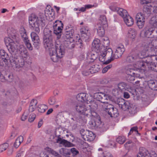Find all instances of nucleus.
<instances>
[{
  "instance_id": "10",
  "label": "nucleus",
  "mask_w": 157,
  "mask_h": 157,
  "mask_svg": "<svg viewBox=\"0 0 157 157\" xmlns=\"http://www.w3.org/2000/svg\"><path fill=\"white\" fill-rule=\"evenodd\" d=\"M62 132V129L60 128H58L56 129L55 132V136L58 138L56 142L60 144H62L65 147H71L72 146V144L61 138L60 134Z\"/></svg>"
},
{
  "instance_id": "15",
  "label": "nucleus",
  "mask_w": 157,
  "mask_h": 157,
  "mask_svg": "<svg viewBox=\"0 0 157 157\" xmlns=\"http://www.w3.org/2000/svg\"><path fill=\"white\" fill-rule=\"evenodd\" d=\"M136 20L137 26L140 29H142L145 24V18L142 13H138L136 17Z\"/></svg>"
},
{
  "instance_id": "3",
  "label": "nucleus",
  "mask_w": 157,
  "mask_h": 157,
  "mask_svg": "<svg viewBox=\"0 0 157 157\" xmlns=\"http://www.w3.org/2000/svg\"><path fill=\"white\" fill-rule=\"evenodd\" d=\"M74 31V30L72 27L71 25L66 26L64 33V38L65 41H64L63 45H62L60 44H59L63 46V47H65L70 49H71L74 48L75 44L72 42L74 41L73 39Z\"/></svg>"
},
{
  "instance_id": "48",
  "label": "nucleus",
  "mask_w": 157,
  "mask_h": 157,
  "mask_svg": "<svg viewBox=\"0 0 157 157\" xmlns=\"http://www.w3.org/2000/svg\"><path fill=\"white\" fill-rule=\"evenodd\" d=\"M9 145L7 143H4L0 145V153L6 150L8 147Z\"/></svg>"
},
{
  "instance_id": "14",
  "label": "nucleus",
  "mask_w": 157,
  "mask_h": 157,
  "mask_svg": "<svg viewBox=\"0 0 157 157\" xmlns=\"http://www.w3.org/2000/svg\"><path fill=\"white\" fill-rule=\"evenodd\" d=\"M20 34L27 48L29 49V50H32L33 47L30 43L29 42V40L28 39V38L27 36L25 30L24 29L23 30H21L20 31Z\"/></svg>"
},
{
  "instance_id": "63",
  "label": "nucleus",
  "mask_w": 157,
  "mask_h": 157,
  "mask_svg": "<svg viewBox=\"0 0 157 157\" xmlns=\"http://www.w3.org/2000/svg\"><path fill=\"white\" fill-rule=\"evenodd\" d=\"M95 110H92V109L91 113H90V116H92L94 117V118H95L98 117H100L98 115L97 113L94 111Z\"/></svg>"
},
{
  "instance_id": "31",
  "label": "nucleus",
  "mask_w": 157,
  "mask_h": 157,
  "mask_svg": "<svg viewBox=\"0 0 157 157\" xmlns=\"http://www.w3.org/2000/svg\"><path fill=\"white\" fill-rule=\"evenodd\" d=\"M45 14L44 11L43 12H40L38 14V16L37 17L39 21L40 22H42V26L45 25V20L44 19V16H45Z\"/></svg>"
},
{
  "instance_id": "11",
  "label": "nucleus",
  "mask_w": 157,
  "mask_h": 157,
  "mask_svg": "<svg viewBox=\"0 0 157 157\" xmlns=\"http://www.w3.org/2000/svg\"><path fill=\"white\" fill-rule=\"evenodd\" d=\"M125 50V48L123 45L121 44L119 45L114 54L113 55L112 54V59L109 60L107 61L108 63H110L114 59H117L120 57Z\"/></svg>"
},
{
  "instance_id": "41",
  "label": "nucleus",
  "mask_w": 157,
  "mask_h": 157,
  "mask_svg": "<svg viewBox=\"0 0 157 157\" xmlns=\"http://www.w3.org/2000/svg\"><path fill=\"white\" fill-rule=\"evenodd\" d=\"M47 150L49 153H51L55 157H61V156L57 152L49 147H47Z\"/></svg>"
},
{
  "instance_id": "24",
  "label": "nucleus",
  "mask_w": 157,
  "mask_h": 157,
  "mask_svg": "<svg viewBox=\"0 0 157 157\" xmlns=\"http://www.w3.org/2000/svg\"><path fill=\"white\" fill-rule=\"evenodd\" d=\"M100 43V40L98 39H95L92 44V46L94 49L97 50L98 51L101 49H103L102 46H101V44Z\"/></svg>"
},
{
  "instance_id": "45",
  "label": "nucleus",
  "mask_w": 157,
  "mask_h": 157,
  "mask_svg": "<svg viewBox=\"0 0 157 157\" xmlns=\"http://www.w3.org/2000/svg\"><path fill=\"white\" fill-rule=\"evenodd\" d=\"M127 84L124 82H121L118 85V88L121 91L124 90H125Z\"/></svg>"
},
{
  "instance_id": "55",
  "label": "nucleus",
  "mask_w": 157,
  "mask_h": 157,
  "mask_svg": "<svg viewBox=\"0 0 157 157\" xmlns=\"http://www.w3.org/2000/svg\"><path fill=\"white\" fill-rule=\"evenodd\" d=\"M53 10H44L45 14V17H52Z\"/></svg>"
},
{
  "instance_id": "8",
  "label": "nucleus",
  "mask_w": 157,
  "mask_h": 157,
  "mask_svg": "<svg viewBox=\"0 0 157 157\" xmlns=\"http://www.w3.org/2000/svg\"><path fill=\"white\" fill-rule=\"evenodd\" d=\"M90 127L92 129L98 128L100 131L104 132L106 131V129L104 126V123L101 121L100 117L95 118L90 120L89 123Z\"/></svg>"
},
{
  "instance_id": "33",
  "label": "nucleus",
  "mask_w": 157,
  "mask_h": 157,
  "mask_svg": "<svg viewBox=\"0 0 157 157\" xmlns=\"http://www.w3.org/2000/svg\"><path fill=\"white\" fill-rule=\"evenodd\" d=\"M101 68V66L97 64L92 65L90 66V70L92 74L98 72Z\"/></svg>"
},
{
  "instance_id": "62",
  "label": "nucleus",
  "mask_w": 157,
  "mask_h": 157,
  "mask_svg": "<svg viewBox=\"0 0 157 157\" xmlns=\"http://www.w3.org/2000/svg\"><path fill=\"white\" fill-rule=\"evenodd\" d=\"M25 155V151L21 150L17 154L16 157H23Z\"/></svg>"
},
{
  "instance_id": "51",
  "label": "nucleus",
  "mask_w": 157,
  "mask_h": 157,
  "mask_svg": "<svg viewBox=\"0 0 157 157\" xmlns=\"http://www.w3.org/2000/svg\"><path fill=\"white\" fill-rule=\"evenodd\" d=\"M71 155L75 157L76 155L78 154L79 151L75 148H72L71 149Z\"/></svg>"
},
{
  "instance_id": "23",
  "label": "nucleus",
  "mask_w": 157,
  "mask_h": 157,
  "mask_svg": "<svg viewBox=\"0 0 157 157\" xmlns=\"http://www.w3.org/2000/svg\"><path fill=\"white\" fill-rule=\"evenodd\" d=\"M42 22H40L39 21L35 22L34 23H33V24H29L31 25L32 27L33 28L34 30L36 33H39L40 32V29L39 28V26L40 25L41 27H44V26H42Z\"/></svg>"
},
{
  "instance_id": "27",
  "label": "nucleus",
  "mask_w": 157,
  "mask_h": 157,
  "mask_svg": "<svg viewBox=\"0 0 157 157\" xmlns=\"http://www.w3.org/2000/svg\"><path fill=\"white\" fill-rule=\"evenodd\" d=\"M97 33L98 35L100 36H103L105 34V28L107 27H104L99 24H97Z\"/></svg>"
},
{
  "instance_id": "43",
  "label": "nucleus",
  "mask_w": 157,
  "mask_h": 157,
  "mask_svg": "<svg viewBox=\"0 0 157 157\" xmlns=\"http://www.w3.org/2000/svg\"><path fill=\"white\" fill-rule=\"evenodd\" d=\"M90 101H91L90 102H89V103H90L91 104V105H89L90 107V108L91 109H93V110L97 109L98 106L97 102L96 101H92V100H90Z\"/></svg>"
},
{
  "instance_id": "64",
  "label": "nucleus",
  "mask_w": 157,
  "mask_h": 157,
  "mask_svg": "<svg viewBox=\"0 0 157 157\" xmlns=\"http://www.w3.org/2000/svg\"><path fill=\"white\" fill-rule=\"evenodd\" d=\"M103 154L104 157H113L111 153L107 151L104 152Z\"/></svg>"
},
{
  "instance_id": "2",
  "label": "nucleus",
  "mask_w": 157,
  "mask_h": 157,
  "mask_svg": "<svg viewBox=\"0 0 157 157\" xmlns=\"http://www.w3.org/2000/svg\"><path fill=\"white\" fill-rule=\"evenodd\" d=\"M157 41H155L147 44L145 48L138 55V59H143L146 58L151 59L152 61L157 60Z\"/></svg>"
},
{
  "instance_id": "40",
  "label": "nucleus",
  "mask_w": 157,
  "mask_h": 157,
  "mask_svg": "<svg viewBox=\"0 0 157 157\" xmlns=\"http://www.w3.org/2000/svg\"><path fill=\"white\" fill-rule=\"evenodd\" d=\"M47 109V106L44 105H38L37 109L40 113H44Z\"/></svg>"
},
{
  "instance_id": "50",
  "label": "nucleus",
  "mask_w": 157,
  "mask_h": 157,
  "mask_svg": "<svg viewBox=\"0 0 157 157\" xmlns=\"http://www.w3.org/2000/svg\"><path fill=\"white\" fill-rule=\"evenodd\" d=\"M126 75H135V70L133 68H129L127 69L126 71Z\"/></svg>"
},
{
  "instance_id": "35",
  "label": "nucleus",
  "mask_w": 157,
  "mask_h": 157,
  "mask_svg": "<svg viewBox=\"0 0 157 157\" xmlns=\"http://www.w3.org/2000/svg\"><path fill=\"white\" fill-rule=\"evenodd\" d=\"M23 137L21 136H20L16 140L14 144V146L16 148H17L20 145L21 143L23 141Z\"/></svg>"
},
{
  "instance_id": "1",
  "label": "nucleus",
  "mask_w": 157,
  "mask_h": 157,
  "mask_svg": "<svg viewBox=\"0 0 157 157\" xmlns=\"http://www.w3.org/2000/svg\"><path fill=\"white\" fill-rule=\"evenodd\" d=\"M12 39L10 37L5 38V42L7 48L11 54V56L9 59V62L13 68H19L22 67L25 63L21 59H19L17 53L18 51L15 47L17 45L15 42H17L16 36L15 35H11Z\"/></svg>"
},
{
  "instance_id": "30",
  "label": "nucleus",
  "mask_w": 157,
  "mask_h": 157,
  "mask_svg": "<svg viewBox=\"0 0 157 157\" xmlns=\"http://www.w3.org/2000/svg\"><path fill=\"white\" fill-rule=\"evenodd\" d=\"M85 136L87 140L91 141L94 139L95 135L92 132L88 131H86Z\"/></svg>"
},
{
  "instance_id": "28",
  "label": "nucleus",
  "mask_w": 157,
  "mask_h": 157,
  "mask_svg": "<svg viewBox=\"0 0 157 157\" xmlns=\"http://www.w3.org/2000/svg\"><path fill=\"white\" fill-rule=\"evenodd\" d=\"M102 42V48L103 50L108 49L107 48L109 46V40L108 38L107 37H104L101 39Z\"/></svg>"
},
{
  "instance_id": "37",
  "label": "nucleus",
  "mask_w": 157,
  "mask_h": 157,
  "mask_svg": "<svg viewBox=\"0 0 157 157\" xmlns=\"http://www.w3.org/2000/svg\"><path fill=\"white\" fill-rule=\"evenodd\" d=\"M138 59L137 56H135L134 55H130L127 56L126 60L127 62L131 63L134 62L135 61L137 60Z\"/></svg>"
},
{
  "instance_id": "58",
  "label": "nucleus",
  "mask_w": 157,
  "mask_h": 157,
  "mask_svg": "<svg viewBox=\"0 0 157 157\" xmlns=\"http://www.w3.org/2000/svg\"><path fill=\"white\" fill-rule=\"evenodd\" d=\"M82 74L83 75L85 76H87L90 75V74H92L90 72V68L88 70H85L82 71Z\"/></svg>"
},
{
  "instance_id": "4",
  "label": "nucleus",
  "mask_w": 157,
  "mask_h": 157,
  "mask_svg": "<svg viewBox=\"0 0 157 157\" xmlns=\"http://www.w3.org/2000/svg\"><path fill=\"white\" fill-rule=\"evenodd\" d=\"M52 60L54 62L58 61L59 59L62 58L65 54V49L61 44H56L55 47L47 49Z\"/></svg>"
},
{
  "instance_id": "36",
  "label": "nucleus",
  "mask_w": 157,
  "mask_h": 157,
  "mask_svg": "<svg viewBox=\"0 0 157 157\" xmlns=\"http://www.w3.org/2000/svg\"><path fill=\"white\" fill-rule=\"evenodd\" d=\"M63 28L58 27H56V29H54L53 34L54 33L57 35L58 38H59L61 37Z\"/></svg>"
},
{
  "instance_id": "39",
  "label": "nucleus",
  "mask_w": 157,
  "mask_h": 157,
  "mask_svg": "<svg viewBox=\"0 0 157 157\" xmlns=\"http://www.w3.org/2000/svg\"><path fill=\"white\" fill-rule=\"evenodd\" d=\"M136 31L134 29H131L129 30L128 35L131 38L134 39L136 36Z\"/></svg>"
},
{
  "instance_id": "57",
  "label": "nucleus",
  "mask_w": 157,
  "mask_h": 157,
  "mask_svg": "<svg viewBox=\"0 0 157 157\" xmlns=\"http://www.w3.org/2000/svg\"><path fill=\"white\" fill-rule=\"evenodd\" d=\"M79 143L81 147L83 149L86 148V147L88 146V144L82 140H81L79 141Z\"/></svg>"
},
{
  "instance_id": "59",
  "label": "nucleus",
  "mask_w": 157,
  "mask_h": 157,
  "mask_svg": "<svg viewBox=\"0 0 157 157\" xmlns=\"http://www.w3.org/2000/svg\"><path fill=\"white\" fill-rule=\"evenodd\" d=\"M0 55L4 57L8 58V54L4 50L2 49L0 50Z\"/></svg>"
},
{
  "instance_id": "61",
  "label": "nucleus",
  "mask_w": 157,
  "mask_h": 157,
  "mask_svg": "<svg viewBox=\"0 0 157 157\" xmlns=\"http://www.w3.org/2000/svg\"><path fill=\"white\" fill-rule=\"evenodd\" d=\"M151 10H145L143 12V13H142L145 17H149L151 14Z\"/></svg>"
},
{
  "instance_id": "32",
  "label": "nucleus",
  "mask_w": 157,
  "mask_h": 157,
  "mask_svg": "<svg viewBox=\"0 0 157 157\" xmlns=\"http://www.w3.org/2000/svg\"><path fill=\"white\" fill-rule=\"evenodd\" d=\"M102 108L106 112H109V110H111V109L113 108L114 106L111 104H109L108 102L105 103L102 105Z\"/></svg>"
},
{
  "instance_id": "18",
  "label": "nucleus",
  "mask_w": 157,
  "mask_h": 157,
  "mask_svg": "<svg viewBox=\"0 0 157 157\" xmlns=\"http://www.w3.org/2000/svg\"><path fill=\"white\" fill-rule=\"evenodd\" d=\"M77 100L82 102H86L89 103L91 101L89 99L88 94L85 93H81L78 94L76 96Z\"/></svg>"
},
{
  "instance_id": "20",
  "label": "nucleus",
  "mask_w": 157,
  "mask_h": 157,
  "mask_svg": "<svg viewBox=\"0 0 157 157\" xmlns=\"http://www.w3.org/2000/svg\"><path fill=\"white\" fill-rule=\"evenodd\" d=\"M151 59H146V67H147L149 70L157 71V64H155L153 62L150 61Z\"/></svg>"
},
{
  "instance_id": "60",
  "label": "nucleus",
  "mask_w": 157,
  "mask_h": 157,
  "mask_svg": "<svg viewBox=\"0 0 157 157\" xmlns=\"http://www.w3.org/2000/svg\"><path fill=\"white\" fill-rule=\"evenodd\" d=\"M94 6V5H85L84 7H81L79 10H86V9H90L92 7Z\"/></svg>"
},
{
  "instance_id": "42",
  "label": "nucleus",
  "mask_w": 157,
  "mask_h": 157,
  "mask_svg": "<svg viewBox=\"0 0 157 157\" xmlns=\"http://www.w3.org/2000/svg\"><path fill=\"white\" fill-rule=\"evenodd\" d=\"M136 78L135 75H126V80L130 82L134 83V81L135 80Z\"/></svg>"
},
{
  "instance_id": "21",
  "label": "nucleus",
  "mask_w": 157,
  "mask_h": 157,
  "mask_svg": "<svg viewBox=\"0 0 157 157\" xmlns=\"http://www.w3.org/2000/svg\"><path fill=\"white\" fill-rule=\"evenodd\" d=\"M146 60L137 61L134 65V67L138 69L144 70L146 67Z\"/></svg>"
},
{
  "instance_id": "34",
  "label": "nucleus",
  "mask_w": 157,
  "mask_h": 157,
  "mask_svg": "<svg viewBox=\"0 0 157 157\" xmlns=\"http://www.w3.org/2000/svg\"><path fill=\"white\" fill-rule=\"evenodd\" d=\"M39 20L36 15L34 14H32L29 17V24H33L35 22L38 21Z\"/></svg>"
},
{
  "instance_id": "9",
  "label": "nucleus",
  "mask_w": 157,
  "mask_h": 157,
  "mask_svg": "<svg viewBox=\"0 0 157 157\" xmlns=\"http://www.w3.org/2000/svg\"><path fill=\"white\" fill-rule=\"evenodd\" d=\"M114 11H116L120 16L123 18L125 23L128 26H131L133 24V19L128 14L127 10Z\"/></svg>"
},
{
  "instance_id": "6",
  "label": "nucleus",
  "mask_w": 157,
  "mask_h": 157,
  "mask_svg": "<svg viewBox=\"0 0 157 157\" xmlns=\"http://www.w3.org/2000/svg\"><path fill=\"white\" fill-rule=\"evenodd\" d=\"M157 22L155 17L151 18L149 23L147 24L144 29V35L148 38L153 37L152 34L154 32L155 27H157Z\"/></svg>"
},
{
  "instance_id": "12",
  "label": "nucleus",
  "mask_w": 157,
  "mask_h": 157,
  "mask_svg": "<svg viewBox=\"0 0 157 157\" xmlns=\"http://www.w3.org/2000/svg\"><path fill=\"white\" fill-rule=\"evenodd\" d=\"M90 35V33L88 32L85 34H81L80 38L76 41L77 44L79 45L80 48L83 47L84 42L89 41Z\"/></svg>"
},
{
  "instance_id": "25",
  "label": "nucleus",
  "mask_w": 157,
  "mask_h": 157,
  "mask_svg": "<svg viewBox=\"0 0 157 157\" xmlns=\"http://www.w3.org/2000/svg\"><path fill=\"white\" fill-rule=\"evenodd\" d=\"M74 107L78 112L81 114L84 113V111L86 109L85 105L78 103L75 104Z\"/></svg>"
},
{
  "instance_id": "54",
  "label": "nucleus",
  "mask_w": 157,
  "mask_h": 157,
  "mask_svg": "<svg viewBox=\"0 0 157 157\" xmlns=\"http://www.w3.org/2000/svg\"><path fill=\"white\" fill-rule=\"evenodd\" d=\"M56 99L54 96L50 97L49 99L48 102L50 105H53L56 103Z\"/></svg>"
},
{
  "instance_id": "22",
  "label": "nucleus",
  "mask_w": 157,
  "mask_h": 157,
  "mask_svg": "<svg viewBox=\"0 0 157 157\" xmlns=\"http://www.w3.org/2000/svg\"><path fill=\"white\" fill-rule=\"evenodd\" d=\"M126 110L128 109L130 114L133 116L137 112V107L134 104H131L128 105L126 107Z\"/></svg>"
},
{
  "instance_id": "13",
  "label": "nucleus",
  "mask_w": 157,
  "mask_h": 157,
  "mask_svg": "<svg viewBox=\"0 0 157 157\" xmlns=\"http://www.w3.org/2000/svg\"><path fill=\"white\" fill-rule=\"evenodd\" d=\"M137 157H157V154L155 153L151 155L146 148L141 147L140 148L139 152L137 155Z\"/></svg>"
},
{
  "instance_id": "19",
  "label": "nucleus",
  "mask_w": 157,
  "mask_h": 157,
  "mask_svg": "<svg viewBox=\"0 0 157 157\" xmlns=\"http://www.w3.org/2000/svg\"><path fill=\"white\" fill-rule=\"evenodd\" d=\"M116 103L117 104L119 107L123 110H126V107L128 106V105L129 104V102L128 101H125V100L123 98H118L116 102Z\"/></svg>"
},
{
  "instance_id": "5",
  "label": "nucleus",
  "mask_w": 157,
  "mask_h": 157,
  "mask_svg": "<svg viewBox=\"0 0 157 157\" xmlns=\"http://www.w3.org/2000/svg\"><path fill=\"white\" fill-rule=\"evenodd\" d=\"M43 37V43L46 50L55 47L53 42L54 34L52 32L48 29H45L44 30Z\"/></svg>"
},
{
  "instance_id": "38",
  "label": "nucleus",
  "mask_w": 157,
  "mask_h": 157,
  "mask_svg": "<svg viewBox=\"0 0 157 157\" xmlns=\"http://www.w3.org/2000/svg\"><path fill=\"white\" fill-rule=\"evenodd\" d=\"M4 76L5 77L6 82H11L13 81V76L12 74L9 73H5Z\"/></svg>"
},
{
  "instance_id": "56",
  "label": "nucleus",
  "mask_w": 157,
  "mask_h": 157,
  "mask_svg": "<svg viewBox=\"0 0 157 157\" xmlns=\"http://www.w3.org/2000/svg\"><path fill=\"white\" fill-rule=\"evenodd\" d=\"M101 96L102 97L101 98V100L100 101L101 103H102L103 104L107 102H106L105 101L108 100V96L104 94H103V95H102Z\"/></svg>"
},
{
  "instance_id": "47",
  "label": "nucleus",
  "mask_w": 157,
  "mask_h": 157,
  "mask_svg": "<svg viewBox=\"0 0 157 157\" xmlns=\"http://www.w3.org/2000/svg\"><path fill=\"white\" fill-rule=\"evenodd\" d=\"M87 59H90L92 60L93 61L94 60H95L97 58V55H95L94 54L91 53L90 54L89 53H87Z\"/></svg>"
},
{
  "instance_id": "52",
  "label": "nucleus",
  "mask_w": 157,
  "mask_h": 157,
  "mask_svg": "<svg viewBox=\"0 0 157 157\" xmlns=\"http://www.w3.org/2000/svg\"><path fill=\"white\" fill-rule=\"evenodd\" d=\"M91 110L92 109H91L90 108L89 109H87L86 107V109H85L84 111V113H82V114L87 117L88 116L90 117V113Z\"/></svg>"
},
{
  "instance_id": "53",
  "label": "nucleus",
  "mask_w": 157,
  "mask_h": 157,
  "mask_svg": "<svg viewBox=\"0 0 157 157\" xmlns=\"http://www.w3.org/2000/svg\"><path fill=\"white\" fill-rule=\"evenodd\" d=\"M155 82H156V80H150L147 81V85L149 88L151 89Z\"/></svg>"
},
{
  "instance_id": "17",
  "label": "nucleus",
  "mask_w": 157,
  "mask_h": 157,
  "mask_svg": "<svg viewBox=\"0 0 157 157\" xmlns=\"http://www.w3.org/2000/svg\"><path fill=\"white\" fill-rule=\"evenodd\" d=\"M31 36L33 42V44L34 47L38 49L40 44V41L37 33L35 32H32L31 34Z\"/></svg>"
},
{
  "instance_id": "44",
  "label": "nucleus",
  "mask_w": 157,
  "mask_h": 157,
  "mask_svg": "<svg viewBox=\"0 0 157 157\" xmlns=\"http://www.w3.org/2000/svg\"><path fill=\"white\" fill-rule=\"evenodd\" d=\"M126 140V139L124 136H119L116 139V141L120 144H123Z\"/></svg>"
},
{
  "instance_id": "46",
  "label": "nucleus",
  "mask_w": 157,
  "mask_h": 157,
  "mask_svg": "<svg viewBox=\"0 0 157 157\" xmlns=\"http://www.w3.org/2000/svg\"><path fill=\"white\" fill-rule=\"evenodd\" d=\"M103 93H96L94 94V98L95 99H96L97 100H98L100 101L101 100L102 95L103 94Z\"/></svg>"
},
{
  "instance_id": "29",
  "label": "nucleus",
  "mask_w": 157,
  "mask_h": 157,
  "mask_svg": "<svg viewBox=\"0 0 157 157\" xmlns=\"http://www.w3.org/2000/svg\"><path fill=\"white\" fill-rule=\"evenodd\" d=\"M111 110H109V112H107L109 115L111 117H117L118 116L119 113L117 109L113 107L111 109Z\"/></svg>"
},
{
  "instance_id": "26",
  "label": "nucleus",
  "mask_w": 157,
  "mask_h": 157,
  "mask_svg": "<svg viewBox=\"0 0 157 157\" xmlns=\"http://www.w3.org/2000/svg\"><path fill=\"white\" fill-rule=\"evenodd\" d=\"M98 24L104 26V27L108 26L107 21L105 15H102L100 16L98 23Z\"/></svg>"
},
{
  "instance_id": "7",
  "label": "nucleus",
  "mask_w": 157,
  "mask_h": 157,
  "mask_svg": "<svg viewBox=\"0 0 157 157\" xmlns=\"http://www.w3.org/2000/svg\"><path fill=\"white\" fill-rule=\"evenodd\" d=\"M98 51L100 52L99 56V60L102 62L103 64H107L109 63H108L107 61L112 59L113 51L111 48H108L104 50L102 49Z\"/></svg>"
},
{
  "instance_id": "16",
  "label": "nucleus",
  "mask_w": 157,
  "mask_h": 157,
  "mask_svg": "<svg viewBox=\"0 0 157 157\" xmlns=\"http://www.w3.org/2000/svg\"><path fill=\"white\" fill-rule=\"evenodd\" d=\"M18 52H19L17 53L19 59H22L24 62V59L26 58L29 55L27 50L24 46L21 45L20 46Z\"/></svg>"
},
{
  "instance_id": "49",
  "label": "nucleus",
  "mask_w": 157,
  "mask_h": 157,
  "mask_svg": "<svg viewBox=\"0 0 157 157\" xmlns=\"http://www.w3.org/2000/svg\"><path fill=\"white\" fill-rule=\"evenodd\" d=\"M81 34H85V33H90V31L87 26H83L80 29Z\"/></svg>"
}]
</instances>
